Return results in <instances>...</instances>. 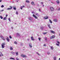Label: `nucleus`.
Returning a JSON list of instances; mask_svg holds the SVG:
<instances>
[{"label": "nucleus", "instance_id": "1", "mask_svg": "<svg viewBox=\"0 0 60 60\" xmlns=\"http://www.w3.org/2000/svg\"><path fill=\"white\" fill-rule=\"evenodd\" d=\"M21 56L22 57H27V56H26V55H24L23 54H22L21 55Z\"/></svg>", "mask_w": 60, "mask_h": 60}, {"label": "nucleus", "instance_id": "2", "mask_svg": "<svg viewBox=\"0 0 60 60\" xmlns=\"http://www.w3.org/2000/svg\"><path fill=\"white\" fill-rule=\"evenodd\" d=\"M4 45H5V43H4L2 45V48H4Z\"/></svg>", "mask_w": 60, "mask_h": 60}, {"label": "nucleus", "instance_id": "3", "mask_svg": "<svg viewBox=\"0 0 60 60\" xmlns=\"http://www.w3.org/2000/svg\"><path fill=\"white\" fill-rule=\"evenodd\" d=\"M50 9L51 11H53L54 10V8L53 7H51Z\"/></svg>", "mask_w": 60, "mask_h": 60}, {"label": "nucleus", "instance_id": "4", "mask_svg": "<svg viewBox=\"0 0 60 60\" xmlns=\"http://www.w3.org/2000/svg\"><path fill=\"white\" fill-rule=\"evenodd\" d=\"M28 19L30 20V21H31V20H33V19H32V18L31 17H29L28 18Z\"/></svg>", "mask_w": 60, "mask_h": 60}, {"label": "nucleus", "instance_id": "5", "mask_svg": "<svg viewBox=\"0 0 60 60\" xmlns=\"http://www.w3.org/2000/svg\"><path fill=\"white\" fill-rule=\"evenodd\" d=\"M0 37H1V38H2V39H3V40H4V41L5 40V39L3 37L2 35H0Z\"/></svg>", "mask_w": 60, "mask_h": 60}, {"label": "nucleus", "instance_id": "6", "mask_svg": "<svg viewBox=\"0 0 60 60\" xmlns=\"http://www.w3.org/2000/svg\"><path fill=\"white\" fill-rule=\"evenodd\" d=\"M55 37V36L53 35L50 37V39H53Z\"/></svg>", "mask_w": 60, "mask_h": 60}, {"label": "nucleus", "instance_id": "7", "mask_svg": "<svg viewBox=\"0 0 60 60\" xmlns=\"http://www.w3.org/2000/svg\"><path fill=\"white\" fill-rule=\"evenodd\" d=\"M6 39H7V41H8V42H9L10 41V39H9V38H8V37H7L6 38Z\"/></svg>", "mask_w": 60, "mask_h": 60}, {"label": "nucleus", "instance_id": "8", "mask_svg": "<svg viewBox=\"0 0 60 60\" xmlns=\"http://www.w3.org/2000/svg\"><path fill=\"white\" fill-rule=\"evenodd\" d=\"M44 19H48V16H45L44 18Z\"/></svg>", "mask_w": 60, "mask_h": 60}, {"label": "nucleus", "instance_id": "9", "mask_svg": "<svg viewBox=\"0 0 60 60\" xmlns=\"http://www.w3.org/2000/svg\"><path fill=\"white\" fill-rule=\"evenodd\" d=\"M33 16L34 17L35 19H37V16H36L34 14L33 15Z\"/></svg>", "mask_w": 60, "mask_h": 60}, {"label": "nucleus", "instance_id": "10", "mask_svg": "<svg viewBox=\"0 0 60 60\" xmlns=\"http://www.w3.org/2000/svg\"><path fill=\"white\" fill-rule=\"evenodd\" d=\"M29 46L30 48H32V44L31 43H30L29 44Z\"/></svg>", "mask_w": 60, "mask_h": 60}, {"label": "nucleus", "instance_id": "11", "mask_svg": "<svg viewBox=\"0 0 60 60\" xmlns=\"http://www.w3.org/2000/svg\"><path fill=\"white\" fill-rule=\"evenodd\" d=\"M31 4L33 5H34V6L35 5V4H34V2L32 1L31 2Z\"/></svg>", "mask_w": 60, "mask_h": 60}, {"label": "nucleus", "instance_id": "12", "mask_svg": "<svg viewBox=\"0 0 60 60\" xmlns=\"http://www.w3.org/2000/svg\"><path fill=\"white\" fill-rule=\"evenodd\" d=\"M11 9H12V7H11V8H7V10H11Z\"/></svg>", "mask_w": 60, "mask_h": 60}, {"label": "nucleus", "instance_id": "13", "mask_svg": "<svg viewBox=\"0 0 60 60\" xmlns=\"http://www.w3.org/2000/svg\"><path fill=\"white\" fill-rule=\"evenodd\" d=\"M56 2L57 4H59L60 2H59V0H57L56 1Z\"/></svg>", "mask_w": 60, "mask_h": 60}, {"label": "nucleus", "instance_id": "14", "mask_svg": "<svg viewBox=\"0 0 60 60\" xmlns=\"http://www.w3.org/2000/svg\"><path fill=\"white\" fill-rule=\"evenodd\" d=\"M15 53H16V56H18L19 55V53L18 52H15Z\"/></svg>", "mask_w": 60, "mask_h": 60}, {"label": "nucleus", "instance_id": "15", "mask_svg": "<svg viewBox=\"0 0 60 60\" xmlns=\"http://www.w3.org/2000/svg\"><path fill=\"white\" fill-rule=\"evenodd\" d=\"M50 31L51 33H53V34H55V32H54L52 30H51Z\"/></svg>", "mask_w": 60, "mask_h": 60}, {"label": "nucleus", "instance_id": "16", "mask_svg": "<svg viewBox=\"0 0 60 60\" xmlns=\"http://www.w3.org/2000/svg\"><path fill=\"white\" fill-rule=\"evenodd\" d=\"M3 56V55L2 53L1 52H0V56Z\"/></svg>", "mask_w": 60, "mask_h": 60}, {"label": "nucleus", "instance_id": "17", "mask_svg": "<svg viewBox=\"0 0 60 60\" xmlns=\"http://www.w3.org/2000/svg\"><path fill=\"white\" fill-rule=\"evenodd\" d=\"M10 59H11L12 60H15V59L14 58H12L11 57L10 58Z\"/></svg>", "mask_w": 60, "mask_h": 60}, {"label": "nucleus", "instance_id": "18", "mask_svg": "<svg viewBox=\"0 0 60 60\" xmlns=\"http://www.w3.org/2000/svg\"><path fill=\"white\" fill-rule=\"evenodd\" d=\"M48 26L49 27V28H51L50 26V24H48Z\"/></svg>", "mask_w": 60, "mask_h": 60}, {"label": "nucleus", "instance_id": "19", "mask_svg": "<svg viewBox=\"0 0 60 60\" xmlns=\"http://www.w3.org/2000/svg\"><path fill=\"white\" fill-rule=\"evenodd\" d=\"M51 50H53L54 49V48H53V47L52 46H51Z\"/></svg>", "mask_w": 60, "mask_h": 60}, {"label": "nucleus", "instance_id": "20", "mask_svg": "<svg viewBox=\"0 0 60 60\" xmlns=\"http://www.w3.org/2000/svg\"><path fill=\"white\" fill-rule=\"evenodd\" d=\"M15 52H11V54H12V55H15Z\"/></svg>", "mask_w": 60, "mask_h": 60}, {"label": "nucleus", "instance_id": "21", "mask_svg": "<svg viewBox=\"0 0 60 60\" xmlns=\"http://www.w3.org/2000/svg\"><path fill=\"white\" fill-rule=\"evenodd\" d=\"M31 40H32V41H34V38L33 37H31Z\"/></svg>", "mask_w": 60, "mask_h": 60}, {"label": "nucleus", "instance_id": "22", "mask_svg": "<svg viewBox=\"0 0 60 60\" xmlns=\"http://www.w3.org/2000/svg\"><path fill=\"white\" fill-rule=\"evenodd\" d=\"M53 21L55 22H57V19H54L53 20Z\"/></svg>", "mask_w": 60, "mask_h": 60}, {"label": "nucleus", "instance_id": "23", "mask_svg": "<svg viewBox=\"0 0 60 60\" xmlns=\"http://www.w3.org/2000/svg\"><path fill=\"white\" fill-rule=\"evenodd\" d=\"M16 35H17V36H20V34H19V33H17Z\"/></svg>", "mask_w": 60, "mask_h": 60}, {"label": "nucleus", "instance_id": "24", "mask_svg": "<svg viewBox=\"0 0 60 60\" xmlns=\"http://www.w3.org/2000/svg\"><path fill=\"white\" fill-rule=\"evenodd\" d=\"M36 53L37 54H38V56H41V54H39L38 52H36Z\"/></svg>", "mask_w": 60, "mask_h": 60}, {"label": "nucleus", "instance_id": "25", "mask_svg": "<svg viewBox=\"0 0 60 60\" xmlns=\"http://www.w3.org/2000/svg\"><path fill=\"white\" fill-rule=\"evenodd\" d=\"M6 17H5L3 19V20H6Z\"/></svg>", "mask_w": 60, "mask_h": 60}, {"label": "nucleus", "instance_id": "26", "mask_svg": "<svg viewBox=\"0 0 60 60\" xmlns=\"http://www.w3.org/2000/svg\"><path fill=\"white\" fill-rule=\"evenodd\" d=\"M50 54V52H47V54L48 55H49Z\"/></svg>", "mask_w": 60, "mask_h": 60}, {"label": "nucleus", "instance_id": "27", "mask_svg": "<svg viewBox=\"0 0 60 60\" xmlns=\"http://www.w3.org/2000/svg\"><path fill=\"white\" fill-rule=\"evenodd\" d=\"M56 57H55L53 58V60H56Z\"/></svg>", "mask_w": 60, "mask_h": 60}, {"label": "nucleus", "instance_id": "28", "mask_svg": "<svg viewBox=\"0 0 60 60\" xmlns=\"http://www.w3.org/2000/svg\"><path fill=\"white\" fill-rule=\"evenodd\" d=\"M0 18L1 19H3V16H0Z\"/></svg>", "mask_w": 60, "mask_h": 60}, {"label": "nucleus", "instance_id": "29", "mask_svg": "<svg viewBox=\"0 0 60 60\" xmlns=\"http://www.w3.org/2000/svg\"><path fill=\"white\" fill-rule=\"evenodd\" d=\"M43 27L42 26L41 27V29L42 30L43 29Z\"/></svg>", "mask_w": 60, "mask_h": 60}, {"label": "nucleus", "instance_id": "30", "mask_svg": "<svg viewBox=\"0 0 60 60\" xmlns=\"http://www.w3.org/2000/svg\"><path fill=\"white\" fill-rule=\"evenodd\" d=\"M13 50V48L12 47H10V50Z\"/></svg>", "mask_w": 60, "mask_h": 60}, {"label": "nucleus", "instance_id": "31", "mask_svg": "<svg viewBox=\"0 0 60 60\" xmlns=\"http://www.w3.org/2000/svg\"><path fill=\"white\" fill-rule=\"evenodd\" d=\"M26 3H29V1L26 0Z\"/></svg>", "mask_w": 60, "mask_h": 60}, {"label": "nucleus", "instance_id": "32", "mask_svg": "<svg viewBox=\"0 0 60 60\" xmlns=\"http://www.w3.org/2000/svg\"><path fill=\"white\" fill-rule=\"evenodd\" d=\"M49 21H50V22L51 24L52 23V21L50 19L49 20Z\"/></svg>", "mask_w": 60, "mask_h": 60}, {"label": "nucleus", "instance_id": "33", "mask_svg": "<svg viewBox=\"0 0 60 60\" xmlns=\"http://www.w3.org/2000/svg\"><path fill=\"white\" fill-rule=\"evenodd\" d=\"M47 34V32H45V33H43V34Z\"/></svg>", "mask_w": 60, "mask_h": 60}, {"label": "nucleus", "instance_id": "34", "mask_svg": "<svg viewBox=\"0 0 60 60\" xmlns=\"http://www.w3.org/2000/svg\"><path fill=\"white\" fill-rule=\"evenodd\" d=\"M15 44H17V42H16V41H15L14 42Z\"/></svg>", "mask_w": 60, "mask_h": 60}, {"label": "nucleus", "instance_id": "35", "mask_svg": "<svg viewBox=\"0 0 60 60\" xmlns=\"http://www.w3.org/2000/svg\"><path fill=\"white\" fill-rule=\"evenodd\" d=\"M8 20H9V21L10 22H11V19H10V18H8Z\"/></svg>", "mask_w": 60, "mask_h": 60}, {"label": "nucleus", "instance_id": "36", "mask_svg": "<svg viewBox=\"0 0 60 60\" xmlns=\"http://www.w3.org/2000/svg\"><path fill=\"white\" fill-rule=\"evenodd\" d=\"M36 15L37 16H38V13H36Z\"/></svg>", "mask_w": 60, "mask_h": 60}, {"label": "nucleus", "instance_id": "37", "mask_svg": "<svg viewBox=\"0 0 60 60\" xmlns=\"http://www.w3.org/2000/svg\"><path fill=\"white\" fill-rule=\"evenodd\" d=\"M13 9L14 10H16V8H14Z\"/></svg>", "mask_w": 60, "mask_h": 60}, {"label": "nucleus", "instance_id": "38", "mask_svg": "<svg viewBox=\"0 0 60 60\" xmlns=\"http://www.w3.org/2000/svg\"><path fill=\"white\" fill-rule=\"evenodd\" d=\"M56 45L58 46H59V44H56Z\"/></svg>", "mask_w": 60, "mask_h": 60}, {"label": "nucleus", "instance_id": "39", "mask_svg": "<svg viewBox=\"0 0 60 60\" xmlns=\"http://www.w3.org/2000/svg\"><path fill=\"white\" fill-rule=\"evenodd\" d=\"M16 14H17V15H18V12L17 11H16Z\"/></svg>", "mask_w": 60, "mask_h": 60}, {"label": "nucleus", "instance_id": "40", "mask_svg": "<svg viewBox=\"0 0 60 60\" xmlns=\"http://www.w3.org/2000/svg\"><path fill=\"white\" fill-rule=\"evenodd\" d=\"M38 39L40 41H41V38H38Z\"/></svg>", "mask_w": 60, "mask_h": 60}, {"label": "nucleus", "instance_id": "41", "mask_svg": "<svg viewBox=\"0 0 60 60\" xmlns=\"http://www.w3.org/2000/svg\"><path fill=\"white\" fill-rule=\"evenodd\" d=\"M16 60H19V58H16Z\"/></svg>", "mask_w": 60, "mask_h": 60}, {"label": "nucleus", "instance_id": "42", "mask_svg": "<svg viewBox=\"0 0 60 60\" xmlns=\"http://www.w3.org/2000/svg\"><path fill=\"white\" fill-rule=\"evenodd\" d=\"M45 41H47V38H45Z\"/></svg>", "mask_w": 60, "mask_h": 60}, {"label": "nucleus", "instance_id": "43", "mask_svg": "<svg viewBox=\"0 0 60 60\" xmlns=\"http://www.w3.org/2000/svg\"><path fill=\"white\" fill-rule=\"evenodd\" d=\"M4 7V6L3 5H2L1 7V8H3V7Z\"/></svg>", "mask_w": 60, "mask_h": 60}, {"label": "nucleus", "instance_id": "44", "mask_svg": "<svg viewBox=\"0 0 60 60\" xmlns=\"http://www.w3.org/2000/svg\"><path fill=\"white\" fill-rule=\"evenodd\" d=\"M60 10V8H59L58 9H57V10L58 11H59Z\"/></svg>", "mask_w": 60, "mask_h": 60}, {"label": "nucleus", "instance_id": "45", "mask_svg": "<svg viewBox=\"0 0 60 60\" xmlns=\"http://www.w3.org/2000/svg\"><path fill=\"white\" fill-rule=\"evenodd\" d=\"M22 8H23L22 7H21V10H22Z\"/></svg>", "mask_w": 60, "mask_h": 60}, {"label": "nucleus", "instance_id": "46", "mask_svg": "<svg viewBox=\"0 0 60 60\" xmlns=\"http://www.w3.org/2000/svg\"><path fill=\"white\" fill-rule=\"evenodd\" d=\"M41 4H43V3L42 2L41 3Z\"/></svg>", "mask_w": 60, "mask_h": 60}, {"label": "nucleus", "instance_id": "47", "mask_svg": "<svg viewBox=\"0 0 60 60\" xmlns=\"http://www.w3.org/2000/svg\"><path fill=\"white\" fill-rule=\"evenodd\" d=\"M4 11V10H3L1 11Z\"/></svg>", "mask_w": 60, "mask_h": 60}, {"label": "nucleus", "instance_id": "48", "mask_svg": "<svg viewBox=\"0 0 60 60\" xmlns=\"http://www.w3.org/2000/svg\"><path fill=\"white\" fill-rule=\"evenodd\" d=\"M9 38H10V39L11 38V36H10Z\"/></svg>", "mask_w": 60, "mask_h": 60}, {"label": "nucleus", "instance_id": "49", "mask_svg": "<svg viewBox=\"0 0 60 60\" xmlns=\"http://www.w3.org/2000/svg\"><path fill=\"white\" fill-rule=\"evenodd\" d=\"M39 11L40 12H41V9H39Z\"/></svg>", "mask_w": 60, "mask_h": 60}, {"label": "nucleus", "instance_id": "50", "mask_svg": "<svg viewBox=\"0 0 60 60\" xmlns=\"http://www.w3.org/2000/svg\"><path fill=\"white\" fill-rule=\"evenodd\" d=\"M46 44H44L43 45L44 46H46Z\"/></svg>", "mask_w": 60, "mask_h": 60}, {"label": "nucleus", "instance_id": "51", "mask_svg": "<svg viewBox=\"0 0 60 60\" xmlns=\"http://www.w3.org/2000/svg\"><path fill=\"white\" fill-rule=\"evenodd\" d=\"M29 40H30V39H27V40L28 41H29Z\"/></svg>", "mask_w": 60, "mask_h": 60}, {"label": "nucleus", "instance_id": "52", "mask_svg": "<svg viewBox=\"0 0 60 60\" xmlns=\"http://www.w3.org/2000/svg\"><path fill=\"white\" fill-rule=\"evenodd\" d=\"M57 42L58 43V44H59V41H57Z\"/></svg>", "mask_w": 60, "mask_h": 60}, {"label": "nucleus", "instance_id": "53", "mask_svg": "<svg viewBox=\"0 0 60 60\" xmlns=\"http://www.w3.org/2000/svg\"><path fill=\"white\" fill-rule=\"evenodd\" d=\"M22 8L25 7V6H22Z\"/></svg>", "mask_w": 60, "mask_h": 60}, {"label": "nucleus", "instance_id": "54", "mask_svg": "<svg viewBox=\"0 0 60 60\" xmlns=\"http://www.w3.org/2000/svg\"><path fill=\"white\" fill-rule=\"evenodd\" d=\"M6 17H7L8 16V15H6Z\"/></svg>", "mask_w": 60, "mask_h": 60}, {"label": "nucleus", "instance_id": "55", "mask_svg": "<svg viewBox=\"0 0 60 60\" xmlns=\"http://www.w3.org/2000/svg\"><path fill=\"white\" fill-rule=\"evenodd\" d=\"M2 0H0V3L2 2Z\"/></svg>", "mask_w": 60, "mask_h": 60}, {"label": "nucleus", "instance_id": "56", "mask_svg": "<svg viewBox=\"0 0 60 60\" xmlns=\"http://www.w3.org/2000/svg\"><path fill=\"white\" fill-rule=\"evenodd\" d=\"M11 28L12 29H13V27H11Z\"/></svg>", "mask_w": 60, "mask_h": 60}, {"label": "nucleus", "instance_id": "57", "mask_svg": "<svg viewBox=\"0 0 60 60\" xmlns=\"http://www.w3.org/2000/svg\"><path fill=\"white\" fill-rule=\"evenodd\" d=\"M43 7H44V5H43Z\"/></svg>", "mask_w": 60, "mask_h": 60}, {"label": "nucleus", "instance_id": "58", "mask_svg": "<svg viewBox=\"0 0 60 60\" xmlns=\"http://www.w3.org/2000/svg\"><path fill=\"white\" fill-rule=\"evenodd\" d=\"M16 2H18V1H16Z\"/></svg>", "mask_w": 60, "mask_h": 60}, {"label": "nucleus", "instance_id": "59", "mask_svg": "<svg viewBox=\"0 0 60 60\" xmlns=\"http://www.w3.org/2000/svg\"><path fill=\"white\" fill-rule=\"evenodd\" d=\"M52 3H53V4H54V3L52 2Z\"/></svg>", "mask_w": 60, "mask_h": 60}, {"label": "nucleus", "instance_id": "60", "mask_svg": "<svg viewBox=\"0 0 60 60\" xmlns=\"http://www.w3.org/2000/svg\"><path fill=\"white\" fill-rule=\"evenodd\" d=\"M59 60H60V58L59 59Z\"/></svg>", "mask_w": 60, "mask_h": 60}, {"label": "nucleus", "instance_id": "61", "mask_svg": "<svg viewBox=\"0 0 60 60\" xmlns=\"http://www.w3.org/2000/svg\"><path fill=\"white\" fill-rule=\"evenodd\" d=\"M32 13H33V12H32Z\"/></svg>", "mask_w": 60, "mask_h": 60}, {"label": "nucleus", "instance_id": "62", "mask_svg": "<svg viewBox=\"0 0 60 60\" xmlns=\"http://www.w3.org/2000/svg\"><path fill=\"white\" fill-rule=\"evenodd\" d=\"M49 0V1H50V0Z\"/></svg>", "mask_w": 60, "mask_h": 60}]
</instances>
